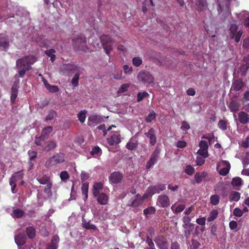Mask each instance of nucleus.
<instances>
[{
    "mask_svg": "<svg viewBox=\"0 0 249 249\" xmlns=\"http://www.w3.org/2000/svg\"><path fill=\"white\" fill-rule=\"evenodd\" d=\"M36 61V57L33 55L25 56L18 59L16 61V67L18 69H20L18 71L19 76L23 78L26 72L32 69L31 65L34 64Z\"/></svg>",
    "mask_w": 249,
    "mask_h": 249,
    "instance_id": "1",
    "label": "nucleus"
},
{
    "mask_svg": "<svg viewBox=\"0 0 249 249\" xmlns=\"http://www.w3.org/2000/svg\"><path fill=\"white\" fill-rule=\"evenodd\" d=\"M65 158L64 153L61 152L56 153L46 160L45 166L48 168L57 164L62 163L65 161Z\"/></svg>",
    "mask_w": 249,
    "mask_h": 249,
    "instance_id": "2",
    "label": "nucleus"
},
{
    "mask_svg": "<svg viewBox=\"0 0 249 249\" xmlns=\"http://www.w3.org/2000/svg\"><path fill=\"white\" fill-rule=\"evenodd\" d=\"M72 45L77 50L86 52L88 50L86 37L82 35L78 36L72 39Z\"/></svg>",
    "mask_w": 249,
    "mask_h": 249,
    "instance_id": "3",
    "label": "nucleus"
},
{
    "mask_svg": "<svg viewBox=\"0 0 249 249\" xmlns=\"http://www.w3.org/2000/svg\"><path fill=\"white\" fill-rule=\"evenodd\" d=\"M100 40L106 54L109 56V53L112 50L114 44L113 39L109 35H103L100 37Z\"/></svg>",
    "mask_w": 249,
    "mask_h": 249,
    "instance_id": "4",
    "label": "nucleus"
},
{
    "mask_svg": "<svg viewBox=\"0 0 249 249\" xmlns=\"http://www.w3.org/2000/svg\"><path fill=\"white\" fill-rule=\"evenodd\" d=\"M138 80L143 83L150 84L154 81L155 78L150 72L147 71H141L137 75Z\"/></svg>",
    "mask_w": 249,
    "mask_h": 249,
    "instance_id": "5",
    "label": "nucleus"
},
{
    "mask_svg": "<svg viewBox=\"0 0 249 249\" xmlns=\"http://www.w3.org/2000/svg\"><path fill=\"white\" fill-rule=\"evenodd\" d=\"M166 189V185L164 184H158L156 185L149 186L146 190L144 196H151L156 194H159L161 191Z\"/></svg>",
    "mask_w": 249,
    "mask_h": 249,
    "instance_id": "6",
    "label": "nucleus"
},
{
    "mask_svg": "<svg viewBox=\"0 0 249 249\" xmlns=\"http://www.w3.org/2000/svg\"><path fill=\"white\" fill-rule=\"evenodd\" d=\"M157 246L159 249H169V243L167 238L163 235L157 236L155 239Z\"/></svg>",
    "mask_w": 249,
    "mask_h": 249,
    "instance_id": "7",
    "label": "nucleus"
},
{
    "mask_svg": "<svg viewBox=\"0 0 249 249\" xmlns=\"http://www.w3.org/2000/svg\"><path fill=\"white\" fill-rule=\"evenodd\" d=\"M79 71L78 67L71 64H64L61 66L60 71L64 74H69Z\"/></svg>",
    "mask_w": 249,
    "mask_h": 249,
    "instance_id": "8",
    "label": "nucleus"
},
{
    "mask_svg": "<svg viewBox=\"0 0 249 249\" xmlns=\"http://www.w3.org/2000/svg\"><path fill=\"white\" fill-rule=\"evenodd\" d=\"M160 150L156 148L151 155L150 158L146 163V168L149 169L157 163V160L159 157Z\"/></svg>",
    "mask_w": 249,
    "mask_h": 249,
    "instance_id": "9",
    "label": "nucleus"
},
{
    "mask_svg": "<svg viewBox=\"0 0 249 249\" xmlns=\"http://www.w3.org/2000/svg\"><path fill=\"white\" fill-rule=\"evenodd\" d=\"M246 86V84L241 79H234L231 88V91H240Z\"/></svg>",
    "mask_w": 249,
    "mask_h": 249,
    "instance_id": "10",
    "label": "nucleus"
},
{
    "mask_svg": "<svg viewBox=\"0 0 249 249\" xmlns=\"http://www.w3.org/2000/svg\"><path fill=\"white\" fill-rule=\"evenodd\" d=\"M233 117L236 121L237 124L238 122L240 123L245 124L249 122V115L243 111H241L238 113V119H236V115L234 114Z\"/></svg>",
    "mask_w": 249,
    "mask_h": 249,
    "instance_id": "11",
    "label": "nucleus"
},
{
    "mask_svg": "<svg viewBox=\"0 0 249 249\" xmlns=\"http://www.w3.org/2000/svg\"><path fill=\"white\" fill-rule=\"evenodd\" d=\"M121 142V135L118 131L114 132L109 138L107 139V142L110 146L116 145Z\"/></svg>",
    "mask_w": 249,
    "mask_h": 249,
    "instance_id": "12",
    "label": "nucleus"
},
{
    "mask_svg": "<svg viewBox=\"0 0 249 249\" xmlns=\"http://www.w3.org/2000/svg\"><path fill=\"white\" fill-rule=\"evenodd\" d=\"M147 138L149 139V143L152 146H154L157 142V137L156 131L154 129L151 127L148 131L145 133Z\"/></svg>",
    "mask_w": 249,
    "mask_h": 249,
    "instance_id": "13",
    "label": "nucleus"
},
{
    "mask_svg": "<svg viewBox=\"0 0 249 249\" xmlns=\"http://www.w3.org/2000/svg\"><path fill=\"white\" fill-rule=\"evenodd\" d=\"M102 118L98 115L93 114L88 118V125L89 126H92L99 124L102 122Z\"/></svg>",
    "mask_w": 249,
    "mask_h": 249,
    "instance_id": "14",
    "label": "nucleus"
},
{
    "mask_svg": "<svg viewBox=\"0 0 249 249\" xmlns=\"http://www.w3.org/2000/svg\"><path fill=\"white\" fill-rule=\"evenodd\" d=\"M123 178V175L119 172L112 173L109 177V180L114 184L120 183Z\"/></svg>",
    "mask_w": 249,
    "mask_h": 249,
    "instance_id": "15",
    "label": "nucleus"
},
{
    "mask_svg": "<svg viewBox=\"0 0 249 249\" xmlns=\"http://www.w3.org/2000/svg\"><path fill=\"white\" fill-rule=\"evenodd\" d=\"M157 204L162 208H166L170 205V200L166 195H160L157 199Z\"/></svg>",
    "mask_w": 249,
    "mask_h": 249,
    "instance_id": "16",
    "label": "nucleus"
},
{
    "mask_svg": "<svg viewBox=\"0 0 249 249\" xmlns=\"http://www.w3.org/2000/svg\"><path fill=\"white\" fill-rule=\"evenodd\" d=\"M94 197L97 198V201L102 205L107 204L109 199L108 196L104 193H100Z\"/></svg>",
    "mask_w": 249,
    "mask_h": 249,
    "instance_id": "17",
    "label": "nucleus"
},
{
    "mask_svg": "<svg viewBox=\"0 0 249 249\" xmlns=\"http://www.w3.org/2000/svg\"><path fill=\"white\" fill-rule=\"evenodd\" d=\"M240 103L236 100H231L228 107L231 112L235 113L239 110L240 107Z\"/></svg>",
    "mask_w": 249,
    "mask_h": 249,
    "instance_id": "18",
    "label": "nucleus"
},
{
    "mask_svg": "<svg viewBox=\"0 0 249 249\" xmlns=\"http://www.w3.org/2000/svg\"><path fill=\"white\" fill-rule=\"evenodd\" d=\"M27 237L23 233H19L15 236V241L18 246H22L26 242Z\"/></svg>",
    "mask_w": 249,
    "mask_h": 249,
    "instance_id": "19",
    "label": "nucleus"
},
{
    "mask_svg": "<svg viewBox=\"0 0 249 249\" xmlns=\"http://www.w3.org/2000/svg\"><path fill=\"white\" fill-rule=\"evenodd\" d=\"M223 165L225 167L221 168L219 171L218 173L223 176H226L230 171L231 165L230 162L227 160H222L221 161Z\"/></svg>",
    "mask_w": 249,
    "mask_h": 249,
    "instance_id": "20",
    "label": "nucleus"
},
{
    "mask_svg": "<svg viewBox=\"0 0 249 249\" xmlns=\"http://www.w3.org/2000/svg\"><path fill=\"white\" fill-rule=\"evenodd\" d=\"M15 82L11 88V94L10 97V101L12 104H14L15 102L16 99L18 96V83Z\"/></svg>",
    "mask_w": 249,
    "mask_h": 249,
    "instance_id": "21",
    "label": "nucleus"
},
{
    "mask_svg": "<svg viewBox=\"0 0 249 249\" xmlns=\"http://www.w3.org/2000/svg\"><path fill=\"white\" fill-rule=\"evenodd\" d=\"M59 240L58 235L56 234L53 235L52 238L51 244L47 246V249H57Z\"/></svg>",
    "mask_w": 249,
    "mask_h": 249,
    "instance_id": "22",
    "label": "nucleus"
},
{
    "mask_svg": "<svg viewBox=\"0 0 249 249\" xmlns=\"http://www.w3.org/2000/svg\"><path fill=\"white\" fill-rule=\"evenodd\" d=\"M208 174L207 172L205 171H203L201 173H199L198 172L196 173V174L195 175L194 178L196 182L197 183L199 184L202 181L203 179L206 178L208 177Z\"/></svg>",
    "mask_w": 249,
    "mask_h": 249,
    "instance_id": "23",
    "label": "nucleus"
},
{
    "mask_svg": "<svg viewBox=\"0 0 249 249\" xmlns=\"http://www.w3.org/2000/svg\"><path fill=\"white\" fill-rule=\"evenodd\" d=\"M57 142L53 140L49 141L47 142V144L44 147V151L46 152H49L53 150L57 147Z\"/></svg>",
    "mask_w": 249,
    "mask_h": 249,
    "instance_id": "24",
    "label": "nucleus"
},
{
    "mask_svg": "<svg viewBox=\"0 0 249 249\" xmlns=\"http://www.w3.org/2000/svg\"><path fill=\"white\" fill-rule=\"evenodd\" d=\"M25 232L29 239H33L36 235V230L34 226H29L26 228Z\"/></svg>",
    "mask_w": 249,
    "mask_h": 249,
    "instance_id": "25",
    "label": "nucleus"
},
{
    "mask_svg": "<svg viewBox=\"0 0 249 249\" xmlns=\"http://www.w3.org/2000/svg\"><path fill=\"white\" fill-rule=\"evenodd\" d=\"M24 175V174L23 170H20L15 172L12 175V177L10 178V181H13V182L16 183L18 180L22 179Z\"/></svg>",
    "mask_w": 249,
    "mask_h": 249,
    "instance_id": "26",
    "label": "nucleus"
},
{
    "mask_svg": "<svg viewBox=\"0 0 249 249\" xmlns=\"http://www.w3.org/2000/svg\"><path fill=\"white\" fill-rule=\"evenodd\" d=\"M103 187V184L102 183L96 182L93 186V196H96L97 195L100 193V192L102 190Z\"/></svg>",
    "mask_w": 249,
    "mask_h": 249,
    "instance_id": "27",
    "label": "nucleus"
},
{
    "mask_svg": "<svg viewBox=\"0 0 249 249\" xmlns=\"http://www.w3.org/2000/svg\"><path fill=\"white\" fill-rule=\"evenodd\" d=\"M53 131V127L51 126H47L46 127H45L41 131V138H44V139H45L47 140L50 134Z\"/></svg>",
    "mask_w": 249,
    "mask_h": 249,
    "instance_id": "28",
    "label": "nucleus"
},
{
    "mask_svg": "<svg viewBox=\"0 0 249 249\" xmlns=\"http://www.w3.org/2000/svg\"><path fill=\"white\" fill-rule=\"evenodd\" d=\"M36 179L40 184L42 185H47L52 182L50 177L46 175H44L40 178L38 177Z\"/></svg>",
    "mask_w": 249,
    "mask_h": 249,
    "instance_id": "29",
    "label": "nucleus"
},
{
    "mask_svg": "<svg viewBox=\"0 0 249 249\" xmlns=\"http://www.w3.org/2000/svg\"><path fill=\"white\" fill-rule=\"evenodd\" d=\"M240 198V193L236 191H232L229 195L231 201H238Z\"/></svg>",
    "mask_w": 249,
    "mask_h": 249,
    "instance_id": "30",
    "label": "nucleus"
},
{
    "mask_svg": "<svg viewBox=\"0 0 249 249\" xmlns=\"http://www.w3.org/2000/svg\"><path fill=\"white\" fill-rule=\"evenodd\" d=\"M82 225L84 228L87 230H97V228L95 225L90 224L89 222H87L84 218L82 219Z\"/></svg>",
    "mask_w": 249,
    "mask_h": 249,
    "instance_id": "31",
    "label": "nucleus"
},
{
    "mask_svg": "<svg viewBox=\"0 0 249 249\" xmlns=\"http://www.w3.org/2000/svg\"><path fill=\"white\" fill-rule=\"evenodd\" d=\"M218 214V212L217 210H213L209 213L207 221L208 222L214 221L217 217Z\"/></svg>",
    "mask_w": 249,
    "mask_h": 249,
    "instance_id": "32",
    "label": "nucleus"
},
{
    "mask_svg": "<svg viewBox=\"0 0 249 249\" xmlns=\"http://www.w3.org/2000/svg\"><path fill=\"white\" fill-rule=\"evenodd\" d=\"M55 50L53 49H50L45 51L44 53L49 57L51 58V60L52 62H54L55 60V55L54 53Z\"/></svg>",
    "mask_w": 249,
    "mask_h": 249,
    "instance_id": "33",
    "label": "nucleus"
},
{
    "mask_svg": "<svg viewBox=\"0 0 249 249\" xmlns=\"http://www.w3.org/2000/svg\"><path fill=\"white\" fill-rule=\"evenodd\" d=\"M88 190H89V183L84 182L82 183L81 190L83 195L85 196V199H87L88 197Z\"/></svg>",
    "mask_w": 249,
    "mask_h": 249,
    "instance_id": "34",
    "label": "nucleus"
},
{
    "mask_svg": "<svg viewBox=\"0 0 249 249\" xmlns=\"http://www.w3.org/2000/svg\"><path fill=\"white\" fill-rule=\"evenodd\" d=\"M24 214V212L20 209H16L13 211L12 216L14 218H20Z\"/></svg>",
    "mask_w": 249,
    "mask_h": 249,
    "instance_id": "35",
    "label": "nucleus"
},
{
    "mask_svg": "<svg viewBox=\"0 0 249 249\" xmlns=\"http://www.w3.org/2000/svg\"><path fill=\"white\" fill-rule=\"evenodd\" d=\"M220 201V197L217 195H213L210 197V202L213 205H217Z\"/></svg>",
    "mask_w": 249,
    "mask_h": 249,
    "instance_id": "36",
    "label": "nucleus"
},
{
    "mask_svg": "<svg viewBox=\"0 0 249 249\" xmlns=\"http://www.w3.org/2000/svg\"><path fill=\"white\" fill-rule=\"evenodd\" d=\"M9 42L8 38L6 37H4L0 38V47L6 49L9 47Z\"/></svg>",
    "mask_w": 249,
    "mask_h": 249,
    "instance_id": "37",
    "label": "nucleus"
},
{
    "mask_svg": "<svg viewBox=\"0 0 249 249\" xmlns=\"http://www.w3.org/2000/svg\"><path fill=\"white\" fill-rule=\"evenodd\" d=\"M174 206L175 204L172 206L171 209L172 211L175 213L182 212L185 208V205L183 204L178 206L175 209H174Z\"/></svg>",
    "mask_w": 249,
    "mask_h": 249,
    "instance_id": "38",
    "label": "nucleus"
},
{
    "mask_svg": "<svg viewBox=\"0 0 249 249\" xmlns=\"http://www.w3.org/2000/svg\"><path fill=\"white\" fill-rule=\"evenodd\" d=\"M242 183V179L239 177L233 178L231 182V184L233 186L238 187Z\"/></svg>",
    "mask_w": 249,
    "mask_h": 249,
    "instance_id": "39",
    "label": "nucleus"
},
{
    "mask_svg": "<svg viewBox=\"0 0 249 249\" xmlns=\"http://www.w3.org/2000/svg\"><path fill=\"white\" fill-rule=\"evenodd\" d=\"M138 145V142H129L126 144V148L130 150H133L136 149Z\"/></svg>",
    "mask_w": 249,
    "mask_h": 249,
    "instance_id": "40",
    "label": "nucleus"
},
{
    "mask_svg": "<svg viewBox=\"0 0 249 249\" xmlns=\"http://www.w3.org/2000/svg\"><path fill=\"white\" fill-rule=\"evenodd\" d=\"M227 121L220 120L218 123V126L221 130L224 131L227 129Z\"/></svg>",
    "mask_w": 249,
    "mask_h": 249,
    "instance_id": "41",
    "label": "nucleus"
},
{
    "mask_svg": "<svg viewBox=\"0 0 249 249\" xmlns=\"http://www.w3.org/2000/svg\"><path fill=\"white\" fill-rule=\"evenodd\" d=\"M156 210L154 207L150 206L146 209H144L143 214L147 216L148 214H152L155 213Z\"/></svg>",
    "mask_w": 249,
    "mask_h": 249,
    "instance_id": "42",
    "label": "nucleus"
},
{
    "mask_svg": "<svg viewBox=\"0 0 249 249\" xmlns=\"http://www.w3.org/2000/svg\"><path fill=\"white\" fill-rule=\"evenodd\" d=\"M156 114L153 110H152L146 117L145 121L147 123H151L153 120H154L156 118Z\"/></svg>",
    "mask_w": 249,
    "mask_h": 249,
    "instance_id": "43",
    "label": "nucleus"
},
{
    "mask_svg": "<svg viewBox=\"0 0 249 249\" xmlns=\"http://www.w3.org/2000/svg\"><path fill=\"white\" fill-rule=\"evenodd\" d=\"M56 112L54 110L51 109L50 110L48 115L45 118V121L47 122L48 121L52 120L54 117L56 116Z\"/></svg>",
    "mask_w": 249,
    "mask_h": 249,
    "instance_id": "44",
    "label": "nucleus"
},
{
    "mask_svg": "<svg viewBox=\"0 0 249 249\" xmlns=\"http://www.w3.org/2000/svg\"><path fill=\"white\" fill-rule=\"evenodd\" d=\"M86 111H81L78 114L77 117L78 118L79 121L83 123L85 121V119L86 118Z\"/></svg>",
    "mask_w": 249,
    "mask_h": 249,
    "instance_id": "45",
    "label": "nucleus"
},
{
    "mask_svg": "<svg viewBox=\"0 0 249 249\" xmlns=\"http://www.w3.org/2000/svg\"><path fill=\"white\" fill-rule=\"evenodd\" d=\"M102 154V150L99 146H94L90 152L92 156L100 155Z\"/></svg>",
    "mask_w": 249,
    "mask_h": 249,
    "instance_id": "46",
    "label": "nucleus"
},
{
    "mask_svg": "<svg viewBox=\"0 0 249 249\" xmlns=\"http://www.w3.org/2000/svg\"><path fill=\"white\" fill-rule=\"evenodd\" d=\"M195 168L190 165H187L184 170L185 173L189 176H192L195 173Z\"/></svg>",
    "mask_w": 249,
    "mask_h": 249,
    "instance_id": "47",
    "label": "nucleus"
},
{
    "mask_svg": "<svg viewBox=\"0 0 249 249\" xmlns=\"http://www.w3.org/2000/svg\"><path fill=\"white\" fill-rule=\"evenodd\" d=\"M80 74L78 73H76L74 75L73 77L71 80V84L73 87H76L78 84V81Z\"/></svg>",
    "mask_w": 249,
    "mask_h": 249,
    "instance_id": "48",
    "label": "nucleus"
},
{
    "mask_svg": "<svg viewBox=\"0 0 249 249\" xmlns=\"http://www.w3.org/2000/svg\"><path fill=\"white\" fill-rule=\"evenodd\" d=\"M142 62V59L139 57H135L132 59L133 64L138 67H139Z\"/></svg>",
    "mask_w": 249,
    "mask_h": 249,
    "instance_id": "49",
    "label": "nucleus"
},
{
    "mask_svg": "<svg viewBox=\"0 0 249 249\" xmlns=\"http://www.w3.org/2000/svg\"><path fill=\"white\" fill-rule=\"evenodd\" d=\"M53 184L52 182H50L49 184L46 185V186L44 189V192L48 195H52V188Z\"/></svg>",
    "mask_w": 249,
    "mask_h": 249,
    "instance_id": "50",
    "label": "nucleus"
},
{
    "mask_svg": "<svg viewBox=\"0 0 249 249\" xmlns=\"http://www.w3.org/2000/svg\"><path fill=\"white\" fill-rule=\"evenodd\" d=\"M148 95V93L146 91H144L142 92H139L137 94L138 102H140L142 101L144 98L147 97Z\"/></svg>",
    "mask_w": 249,
    "mask_h": 249,
    "instance_id": "51",
    "label": "nucleus"
},
{
    "mask_svg": "<svg viewBox=\"0 0 249 249\" xmlns=\"http://www.w3.org/2000/svg\"><path fill=\"white\" fill-rule=\"evenodd\" d=\"M200 245V244L198 241L195 239H192L189 249H197Z\"/></svg>",
    "mask_w": 249,
    "mask_h": 249,
    "instance_id": "52",
    "label": "nucleus"
},
{
    "mask_svg": "<svg viewBox=\"0 0 249 249\" xmlns=\"http://www.w3.org/2000/svg\"><path fill=\"white\" fill-rule=\"evenodd\" d=\"M142 202L141 199L135 198L129 205L130 206L133 207H137L140 206Z\"/></svg>",
    "mask_w": 249,
    "mask_h": 249,
    "instance_id": "53",
    "label": "nucleus"
},
{
    "mask_svg": "<svg viewBox=\"0 0 249 249\" xmlns=\"http://www.w3.org/2000/svg\"><path fill=\"white\" fill-rule=\"evenodd\" d=\"M242 34V31L240 30L237 33H235L234 35H232V38L234 37L236 42H238L240 41Z\"/></svg>",
    "mask_w": 249,
    "mask_h": 249,
    "instance_id": "54",
    "label": "nucleus"
},
{
    "mask_svg": "<svg viewBox=\"0 0 249 249\" xmlns=\"http://www.w3.org/2000/svg\"><path fill=\"white\" fill-rule=\"evenodd\" d=\"M60 177L62 181H65L70 178V176L67 171H63L60 173Z\"/></svg>",
    "mask_w": 249,
    "mask_h": 249,
    "instance_id": "55",
    "label": "nucleus"
},
{
    "mask_svg": "<svg viewBox=\"0 0 249 249\" xmlns=\"http://www.w3.org/2000/svg\"><path fill=\"white\" fill-rule=\"evenodd\" d=\"M233 215L237 217H241L243 214V211L239 208H235L233 211Z\"/></svg>",
    "mask_w": 249,
    "mask_h": 249,
    "instance_id": "56",
    "label": "nucleus"
},
{
    "mask_svg": "<svg viewBox=\"0 0 249 249\" xmlns=\"http://www.w3.org/2000/svg\"><path fill=\"white\" fill-rule=\"evenodd\" d=\"M197 154L199 155L202 156L204 158H207L209 156L208 149H204L200 148L198 151Z\"/></svg>",
    "mask_w": 249,
    "mask_h": 249,
    "instance_id": "57",
    "label": "nucleus"
},
{
    "mask_svg": "<svg viewBox=\"0 0 249 249\" xmlns=\"http://www.w3.org/2000/svg\"><path fill=\"white\" fill-rule=\"evenodd\" d=\"M249 68V65L247 64L242 65L240 68L241 75L244 76L246 75V72Z\"/></svg>",
    "mask_w": 249,
    "mask_h": 249,
    "instance_id": "58",
    "label": "nucleus"
},
{
    "mask_svg": "<svg viewBox=\"0 0 249 249\" xmlns=\"http://www.w3.org/2000/svg\"><path fill=\"white\" fill-rule=\"evenodd\" d=\"M122 74V70H117L115 71V73L113 74V78L115 79H121L123 78Z\"/></svg>",
    "mask_w": 249,
    "mask_h": 249,
    "instance_id": "59",
    "label": "nucleus"
},
{
    "mask_svg": "<svg viewBox=\"0 0 249 249\" xmlns=\"http://www.w3.org/2000/svg\"><path fill=\"white\" fill-rule=\"evenodd\" d=\"M194 226L195 225L193 223L183 224L182 225V227L184 229L189 230L190 231H193Z\"/></svg>",
    "mask_w": 249,
    "mask_h": 249,
    "instance_id": "60",
    "label": "nucleus"
},
{
    "mask_svg": "<svg viewBox=\"0 0 249 249\" xmlns=\"http://www.w3.org/2000/svg\"><path fill=\"white\" fill-rule=\"evenodd\" d=\"M129 84H123L118 90V92L123 93L127 91V88L129 87Z\"/></svg>",
    "mask_w": 249,
    "mask_h": 249,
    "instance_id": "61",
    "label": "nucleus"
},
{
    "mask_svg": "<svg viewBox=\"0 0 249 249\" xmlns=\"http://www.w3.org/2000/svg\"><path fill=\"white\" fill-rule=\"evenodd\" d=\"M80 176L81 181L83 183L89 178V173L84 171L82 172Z\"/></svg>",
    "mask_w": 249,
    "mask_h": 249,
    "instance_id": "62",
    "label": "nucleus"
},
{
    "mask_svg": "<svg viewBox=\"0 0 249 249\" xmlns=\"http://www.w3.org/2000/svg\"><path fill=\"white\" fill-rule=\"evenodd\" d=\"M170 249H180V244L177 241L172 242L171 244Z\"/></svg>",
    "mask_w": 249,
    "mask_h": 249,
    "instance_id": "63",
    "label": "nucleus"
},
{
    "mask_svg": "<svg viewBox=\"0 0 249 249\" xmlns=\"http://www.w3.org/2000/svg\"><path fill=\"white\" fill-rule=\"evenodd\" d=\"M249 101V90H246L243 94L242 102Z\"/></svg>",
    "mask_w": 249,
    "mask_h": 249,
    "instance_id": "64",
    "label": "nucleus"
}]
</instances>
